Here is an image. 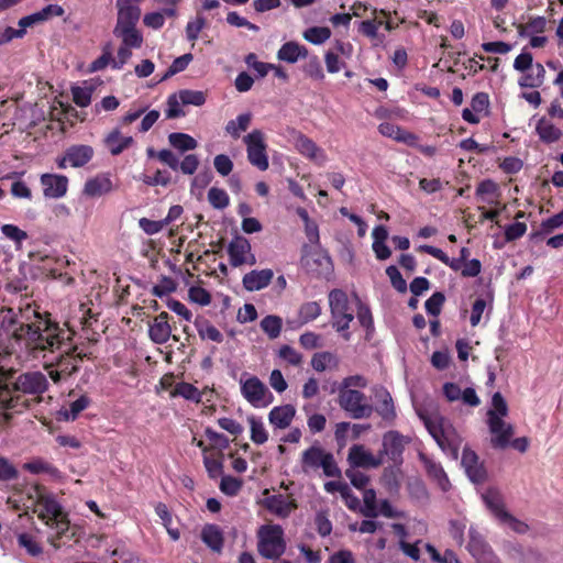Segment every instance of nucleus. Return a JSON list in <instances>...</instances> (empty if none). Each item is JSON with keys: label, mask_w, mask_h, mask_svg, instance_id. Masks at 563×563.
Masks as SVG:
<instances>
[{"label": "nucleus", "mask_w": 563, "mask_h": 563, "mask_svg": "<svg viewBox=\"0 0 563 563\" xmlns=\"http://www.w3.org/2000/svg\"><path fill=\"white\" fill-rule=\"evenodd\" d=\"M444 301V294L441 291H435L429 299H427L424 308L430 316L437 317L440 314Z\"/></svg>", "instance_id": "59"}, {"label": "nucleus", "mask_w": 563, "mask_h": 563, "mask_svg": "<svg viewBox=\"0 0 563 563\" xmlns=\"http://www.w3.org/2000/svg\"><path fill=\"white\" fill-rule=\"evenodd\" d=\"M34 512L46 526L56 530L58 538L69 529L68 514L53 494L38 493Z\"/></svg>", "instance_id": "4"}, {"label": "nucleus", "mask_w": 563, "mask_h": 563, "mask_svg": "<svg viewBox=\"0 0 563 563\" xmlns=\"http://www.w3.org/2000/svg\"><path fill=\"white\" fill-rule=\"evenodd\" d=\"M89 397L86 395H81L79 398L69 404V409L60 411L59 415L63 416L64 419L67 421H74L76 420L78 415L89 406Z\"/></svg>", "instance_id": "45"}, {"label": "nucleus", "mask_w": 563, "mask_h": 563, "mask_svg": "<svg viewBox=\"0 0 563 563\" xmlns=\"http://www.w3.org/2000/svg\"><path fill=\"white\" fill-rule=\"evenodd\" d=\"M241 393L243 397L255 408L267 407L274 400L273 394L256 376H251L245 380H241Z\"/></svg>", "instance_id": "10"}, {"label": "nucleus", "mask_w": 563, "mask_h": 563, "mask_svg": "<svg viewBox=\"0 0 563 563\" xmlns=\"http://www.w3.org/2000/svg\"><path fill=\"white\" fill-rule=\"evenodd\" d=\"M228 255L230 265L240 267L242 265H255L256 257L252 253L250 241L242 236L235 235L228 245Z\"/></svg>", "instance_id": "12"}, {"label": "nucleus", "mask_w": 563, "mask_h": 563, "mask_svg": "<svg viewBox=\"0 0 563 563\" xmlns=\"http://www.w3.org/2000/svg\"><path fill=\"white\" fill-rule=\"evenodd\" d=\"M202 542L213 552L221 553L224 544V536L221 528L213 523H207L201 530Z\"/></svg>", "instance_id": "26"}, {"label": "nucleus", "mask_w": 563, "mask_h": 563, "mask_svg": "<svg viewBox=\"0 0 563 563\" xmlns=\"http://www.w3.org/2000/svg\"><path fill=\"white\" fill-rule=\"evenodd\" d=\"M487 424L492 438V445L496 449H506L514 435V427L504 421V418L497 417L495 412L487 411Z\"/></svg>", "instance_id": "13"}, {"label": "nucleus", "mask_w": 563, "mask_h": 563, "mask_svg": "<svg viewBox=\"0 0 563 563\" xmlns=\"http://www.w3.org/2000/svg\"><path fill=\"white\" fill-rule=\"evenodd\" d=\"M172 397H183L197 404L202 401L201 391L190 383H177L170 393Z\"/></svg>", "instance_id": "38"}, {"label": "nucleus", "mask_w": 563, "mask_h": 563, "mask_svg": "<svg viewBox=\"0 0 563 563\" xmlns=\"http://www.w3.org/2000/svg\"><path fill=\"white\" fill-rule=\"evenodd\" d=\"M322 308L318 301L303 302L298 310L301 324L316 320L321 314Z\"/></svg>", "instance_id": "42"}, {"label": "nucleus", "mask_w": 563, "mask_h": 563, "mask_svg": "<svg viewBox=\"0 0 563 563\" xmlns=\"http://www.w3.org/2000/svg\"><path fill=\"white\" fill-rule=\"evenodd\" d=\"M411 442V438L408 435L401 434L397 430L387 431L383 435V449L379 451V456L383 459L384 455H387L388 459L395 465H401L404 462V451L406 445Z\"/></svg>", "instance_id": "11"}, {"label": "nucleus", "mask_w": 563, "mask_h": 563, "mask_svg": "<svg viewBox=\"0 0 563 563\" xmlns=\"http://www.w3.org/2000/svg\"><path fill=\"white\" fill-rule=\"evenodd\" d=\"M327 454L328 452L318 445H312L305 450L301 455V466L303 472L319 468Z\"/></svg>", "instance_id": "30"}, {"label": "nucleus", "mask_w": 563, "mask_h": 563, "mask_svg": "<svg viewBox=\"0 0 563 563\" xmlns=\"http://www.w3.org/2000/svg\"><path fill=\"white\" fill-rule=\"evenodd\" d=\"M192 58H194V56L190 53L184 54V55L175 58L173 60L172 65L168 67L167 71L164 76V79L168 78L170 76H174L180 71H184L188 67V65L190 64Z\"/></svg>", "instance_id": "57"}, {"label": "nucleus", "mask_w": 563, "mask_h": 563, "mask_svg": "<svg viewBox=\"0 0 563 563\" xmlns=\"http://www.w3.org/2000/svg\"><path fill=\"white\" fill-rule=\"evenodd\" d=\"M168 313L162 311L148 325V336L156 344H165L172 336V325Z\"/></svg>", "instance_id": "19"}, {"label": "nucleus", "mask_w": 563, "mask_h": 563, "mask_svg": "<svg viewBox=\"0 0 563 563\" xmlns=\"http://www.w3.org/2000/svg\"><path fill=\"white\" fill-rule=\"evenodd\" d=\"M375 397L378 399L375 411L382 417L383 420L393 422L396 419L397 413L389 391L386 388L380 387L375 391Z\"/></svg>", "instance_id": "24"}, {"label": "nucleus", "mask_w": 563, "mask_h": 563, "mask_svg": "<svg viewBox=\"0 0 563 563\" xmlns=\"http://www.w3.org/2000/svg\"><path fill=\"white\" fill-rule=\"evenodd\" d=\"M71 333L51 319L48 312L41 313L33 302L9 309L0 324V346L7 354L25 351L34 357L41 352L60 349Z\"/></svg>", "instance_id": "1"}, {"label": "nucleus", "mask_w": 563, "mask_h": 563, "mask_svg": "<svg viewBox=\"0 0 563 563\" xmlns=\"http://www.w3.org/2000/svg\"><path fill=\"white\" fill-rule=\"evenodd\" d=\"M136 34L139 35V38L133 42L134 40L130 38L129 35H121V33L117 31V25L114 26L113 35L121 38L122 45L118 49L117 58H113L112 60V68L121 69L132 56L131 48H140L142 46L143 35L137 29Z\"/></svg>", "instance_id": "15"}, {"label": "nucleus", "mask_w": 563, "mask_h": 563, "mask_svg": "<svg viewBox=\"0 0 563 563\" xmlns=\"http://www.w3.org/2000/svg\"><path fill=\"white\" fill-rule=\"evenodd\" d=\"M347 460L353 467H378L383 463L379 455L375 457L360 444H354L350 449Z\"/></svg>", "instance_id": "20"}, {"label": "nucleus", "mask_w": 563, "mask_h": 563, "mask_svg": "<svg viewBox=\"0 0 563 563\" xmlns=\"http://www.w3.org/2000/svg\"><path fill=\"white\" fill-rule=\"evenodd\" d=\"M144 0H117V31L121 35H129L135 42L139 38L136 25L141 18L140 4Z\"/></svg>", "instance_id": "6"}, {"label": "nucleus", "mask_w": 563, "mask_h": 563, "mask_svg": "<svg viewBox=\"0 0 563 563\" xmlns=\"http://www.w3.org/2000/svg\"><path fill=\"white\" fill-rule=\"evenodd\" d=\"M265 507L277 517L287 518L295 509H297L298 505L290 496L277 494L265 499Z\"/></svg>", "instance_id": "18"}, {"label": "nucleus", "mask_w": 563, "mask_h": 563, "mask_svg": "<svg viewBox=\"0 0 563 563\" xmlns=\"http://www.w3.org/2000/svg\"><path fill=\"white\" fill-rule=\"evenodd\" d=\"M77 347H73L70 352L62 354L55 363L46 366L49 378L54 383L66 380L73 374L79 371V363L87 356L86 353H76Z\"/></svg>", "instance_id": "9"}, {"label": "nucleus", "mask_w": 563, "mask_h": 563, "mask_svg": "<svg viewBox=\"0 0 563 563\" xmlns=\"http://www.w3.org/2000/svg\"><path fill=\"white\" fill-rule=\"evenodd\" d=\"M547 29V20L544 16H537L530 19L526 24L517 26L518 33L526 36L529 33H543Z\"/></svg>", "instance_id": "48"}, {"label": "nucleus", "mask_w": 563, "mask_h": 563, "mask_svg": "<svg viewBox=\"0 0 563 563\" xmlns=\"http://www.w3.org/2000/svg\"><path fill=\"white\" fill-rule=\"evenodd\" d=\"M112 60H113V57H112V53H111V44L108 43L107 45L103 46L102 54L91 63L90 69H91V71L102 70L108 65L112 66Z\"/></svg>", "instance_id": "60"}, {"label": "nucleus", "mask_w": 563, "mask_h": 563, "mask_svg": "<svg viewBox=\"0 0 563 563\" xmlns=\"http://www.w3.org/2000/svg\"><path fill=\"white\" fill-rule=\"evenodd\" d=\"M283 320L278 316L269 314L262 319L261 329L267 334V336L272 340L279 336L282 332Z\"/></svg>", "instance_id": "43"}, {"label": "nucleus", "mask_w": 563, "mask_h": 563, "mask_svg": "<svg viewBox=\"0 0 563 563\" xmlns=\"http://www.w3.org/2000/svg\"><path fill=\"white\" fill-rule=\"evenodd\" d=\"M183 104L200 107L206 102V95L199 90L184 89L178 92Z\"/></svg>", "instance_id": "51"}, {"label": "nucleus", "mask_w": 563, "mask_h": 563, "mask_svg": "<svg viewBox=\"0 0 563 563\" xmlns=\"http://www.w3.org/2000/svg\"><path fill=\"white\" fill-rule=\"evenodd\" d=\"M355 298H356V300L358 302V305H357V313H356L357 320H358L360 324L363 328L368 330V329L373 328V324H374L372 311H371L368 306L364 305L358 299L357 295H355Z\"/></svg>", "instance_id": "61"}, {"label": "nucleus", "mask_w": 563, "mask_h": 563, "mask_svg": "<svg viewBox=\"0 0 563 563\" xmlns=\"http://www.w3.org/2000/svg\"><path fill=\"white\" fill-rule=\"evenodd\" d=\"M66 151L68 164L74 168L85 166L95 155L92 146L86 144L71 145Z\"/></svg>", "instance_id": "25"}, {"label": "nucleus", "mask_w": 563, "mask_h": 563, "mask_svg": "<svg viewBox=\"0 0 563 563\" xmlns=\"http://www.w3.org/2000/svg\"><path fill=\"white\" fill-rule=\"evenodd\" d=\"M252 118L251 112L239 114L236 119L227 122L224 130L233 140H238L250 128Z\"/></svg>", "instance_id": "35"}, {"label": "nucleus", "mask_w": 563, "mask_h": 563, "mask_svg": "<svg viewBox=\"0 0 563 563\" xmlns=\"http://www.w3.org/2000/svg\"><path fill=\"white\" fill-rule=\"evenodd\" d=\"M296 148L301 155L316 162L319 165H322L327 159L324 151L319 147L311 139L303 134H300L296 139Z\"/></svg>", "instance_id": "23"}, {"label": "nucleus", "mask_w": 563, "mask_h": 563, "mask_svg": "<svg viewBox=\"0 0 563 563\" xmlns=\"http://www.w3.org/2000/svg\"><path fill=\"white\" fill-rule=\"evenodd\" d=\"M176 290V283L172 277L162 276L158 285L152 289V294L156 297L163 298L164 296Z\"/></svg>", "instance_id": "63"}, {"label": "nucleus", "mask_w": 563, "mask_h": 563, "mask_svg": "<svg viewBox=\"0 0 563 563\" xmlns=\"http://www.w3.org/2000/svg\"><path fill=\"white\" fill-rule=\"evenodd\" d=\"M562 225H563V210L560 211L559 213L548 218L547 220H543L541 223L540 232H537L534 235L549 234Z\"/></svg>", "instance_id": "62"}, {"label": "nucleus", "mask_w": 563, "mask_h": 563, "mask_svg": "<svg viewBox=\"0 0 563 563\" xmlns=\"http://www.w3.org/2000/svg\"><path fill=\"white\" fill-rule=\"evenodd\" d=\"M13 375L14 371L0 367V427L41 402L48 388L46 376L40 372L21 374L15 380Z\"/></svg>", "instance_id": "2"}, {"label": "nucleus", "mask_w": 563, "mask_h": 563, "mask_svg": "<svg viewBox=\"0 0 563 563\" xmlns=\"http://www.w3.org/2000/svg\"><path fill=\"white\" fill-rule=\"evenodd\" d=\"M483 500L487 508L499 521L504 518V514H508V511L505 509L501 495L497 489H487V492L483 495Z\"/></svg>", "instance_id": "36"}, {"label": "nucleus", "mask_w": 563, "mask_h": 563, "mask_svg": "<svg viewBox=\"0 0 563 563\" xmlns=\"http://www.w3.org/2000/svg\"><path fill=\"white\" fill-rule=\"evenodd\" d=\"M418 416L439 448L453 457H457L461 441L449 419L441 415L430 417L421 411L418 412Z\"/></svg>", "instance_id": "3"}, {"label": "nucleus", "mask_w": 563, "mask_h": 563, "mask_svg": "<svg viewBox=\"0 0 563 563\" xmlns=\"http://www.w3.org/2000/svg\"><path fill=\"white\" fill-rule=\"evenodd\" d=\"M329 307L331 312V323L342 319L351 310L347 294L339 288L329 292Z\"/></svg>", "instance_id": "21"}, {"label": "nucleus", "mask_w": 563, "mask_h": 563, "mask_svg": "<svg viewBox=\"0 0 563 563\" xmlns=\"http://www.w3.org/2000/svg\"><path fill=\"white\" fill-rule=\"evenodd\" d=\"M331 37V30L327 26H312L303 32V38L314 45H320Z\"/></svg>", "instance_id": "46"}, {"label": "nucleus", "mask_w": 563, "mask_h": 563, "mask_svg": "<svg viewBox=\"0 0 563 563\" xmlns=\"http://www.w3.org/2000/svg\"><path fill=\"white\" fill-rule=\"evenodd\" d=\"M338 364V357L331 352H318L311 358V366L317 372H324L329 366L336 367Z\"/></svg>", "instance_id": "41"}, {"label": "nucleus", "mask_w": 563, "mask_h": 563, "mask_svg": "<svg viewBox=\"0 0 563 563\" xmlns=\"http://www.w3.org/2000/svg\"><path fill=\"white\" fill-rule=\"evenodd\" d=\"M418 457L423 464L428 476L434 481L443 492H448L451 487V483L442 465L423 452H419Z\"/></svg>", "instance_id": "17"}, {"label": "nucleus", "mask_w": 563, "mask_h": 563, "mask_svg": "<svg viewBox=\"0 0 563 563\" xmlns=\"http://www.w3.org/2000/svg\"><path fill=\"white\" fill-rule=\"evenodd\" d=\"M258 553L265 559H278L286 550L284 530L279 525H265L258 530Z\"/></svg>", "instance_id": "5"}, {"label": "nucleus", "mask_w": 563, "mask_h": 563, "mask_svg": "<svg viewBox=\"0 0 563 563\" xmlns=\"http://www.w3.org/2000/svg\"><path fill=\"white\" fill-rule=\"evenodd\" d=\"M307 55L308 49L297 42H287L283 44L277 53L279 60H284L290 64L296 63L300 58H306Z\"/></svg>", "instance_id": "31"}, {"label": "nucleus", "mask_w": 563, "mask_h": 563, "mask_svg": "<svg viewBox=\"0 0 563 563\" xmlns=\"http://www.w3.org/2000/svg\"><path fill=\"white\" fill-rule=\"evenodd\" d=\"M208 201L214 209H225L230 205V197L222 188L211 187L208 191Z\"/></svg>", "instance_id": "47"}, {"label": "nucleus", "mask_w": 563, "mask_h": 563, "mask_svg": "<svg viewBox=\"0 0 563 563\" xmlns=\"http://www.w3.org/2000/svg\"><path fill=\"white\" fill-rule=\"evenodd\" d=\"M92 92H93L92 87H79V86L73 87L71 88L73 101L78 107L86 108L91 102Z\"/></svg>", "instance_id": "50"}, {"label": "nucleus", "mask_w": 563, "mask_h": 563, "mask_svg": "<svg viewBox=\"0 0 563 563\" xmlns=\"http://www.w3.org/2000/svg\"><path fill=\"white\" fill-rule=\"evenodd\" d=\"M188 295L191 301L201 306H208L211 302V295L203 287L192 286L189 288Z\"/></svg>", "instance_id": "64"}, {"label": "nucleus", "mask_w": 563, "mask_h": 563, "mask_svg": "<svg viewBox=\"0 0 563 563\" xmlns=\"http://www.w3.org/2000/svg\"><path fill=\"white\" fill-rule=\"evenodd\" d=\"M166 104L167 109L165 110V114L167 119H176L185 115L178 93L168 96Z\"/></svg>", "instance_id": "52"}, {"label": "nucleus", "mask_w": 563, "mask_h": 563, "mask_svg": "<svg viewBox=\"0 0 563 563\" xmlns=\"http://www.w3.org/2000/svg\"><path fill=\"white\" fill-rule=\"evenodd\" d=\"M169 144L180 151L187 152L192 151L198 146V142L189 134L181 132H173L168 135Z\"/></svg>", "instance_id": "39"}, {"label": "nucleus", "mask_w": 563, "mask_h": 563, "mask_svg": "<svg viewBox=\"0 0 563 563\" xmlns=\"http://www.w3.org/2000/svg\"><path fill=\"white\" fill-rule=\"evenodd\" d=\"M243 143L246 146L249 163L261 172L267 170L269 159L264 132L260 129H254L243 137Z\"/></svg>", "instance_id": "7"}, {"label": "nucleus", "mask_w": 563, "mask_h": 563, "mask_svg": "<svg viewBox=\"0 0 563 563\" xmlns=\"http://www.w3.org/2000/svg\"><path fill=\"white\" fill-rule=\"evenodd\" d=\"M461 463L465 470L466 475L473 483L481 484L486 481L487 472L483 463H479L478 456L474 451L464 449Z\"/></svg>", "instance_id": "16"}, {"label": "nucleus", "mask_w": 563, "mask_h": 563, "mask_svg": "<svg viewBox=\"0 0 563 563\" xmlns=\"http://www.w3.org/2000/svg\"><path fill=\"white\" fill-rule=\"evenodd\" d=\"M18 544L19 547L26 550L27 554L31 556H38L43 553V548L35 540V538L29 533H20L18 534Z\"/></svg>", "instance_id": "49"}, {"label": "nucleus", "mask_w": 563, "mask_h": 563, "mask_svg": "<svg viewBox=\"0 0 563 563\" xmlns=\"http://www.w3.org/2000/svg\"><path fill=\"white\" fill-rule=\"evenodd\" d=\"M418 251L433 256L454 272L463 269L464 262L460 257L450 258L441 249L431 245H420Z\"/></svg>", "instance_id": "33"}, {"label": "nucleus", "mask_w": 563, "mask_h": 563, "mask_svg": "<svg viewBox=\"0 0 563 563\" xmlns=\"http://www.w3.org/2000/svg\"><path fill=\"white\" fill-rule=\"evenodd\" d=\"M43 195L46 198L58 199L67 194L68 178L59 174H43L40 178Z\"/></svg>", "instance_id": "14"}, {"label": "nucleus", "mask_w": 563, "mask_h": 563, "mask_svg": "<svg viewBox=\"0 0 563 563\" xmlns=\"http://www.w3.org/2000/svg\"><path fill=\"white\" fill-rule=\"evenodd\" d=\"M353 320L354 313L351 309L345 313V316L342 317V319L336 320V322H332V328L339 332L345 341H349L351 339V332L349 331L350 324Z\"/></svg>", "instance_id": "53"}, {"label": "nucleus", "mask_w": 563, "mask_h": 563, "mask_svg": "<svg viewBox=\"0 0 563 563\" xmlns=\"http://www.w3.org/2000/svg\"><path fill=\"white\" fill-rule=\"evenodd\" d=\"M242 484L241 479L227 475L221 478L220 489L228 496H235L241 490Z\"/></svg>", "instance_id": "54"}, {"label": "nucleus", "mask_w": 563, "mask_h": 563, "mask_svg": "<svg viewBox=\"0 0 563 563\" xmlns=\"http://www.w3.org/2000/svg\"><path fill=\"white\" fill-rule=\"evenodd\" d=\"M468 548L478 563H501L499 558L484 542L473 540L470 542Z\"/></svg>", "instance_id": "34"}, {"label": "nucleus", "mask_w": 563, "mask_h": 563, "mask_svg": "<svg viewBox=\"0 0 563 563\" xmlns=\"http://www.w3.org/2000/svg\"><path fill=\"white\" fill-rule=\"evenodd\" d=\"M274 277V273L269 268L254 269L245 274L242 279V284L247 291H257L267 287Z\"/></svg>", "instance_id": "22"}, {"label": "nucleus", "mask_w": 563, "mask_h": 563, "mask_svg": "<svg viewBox=\"0 0 563 563\" xmlns=\"http://www.w3.org/2000/svg\"><path fill=\"white\" fill-rule=\"evenodd\" d=\"M251 428V440L255 444H264L268 440V433L262 420L255 416L247 418Z\"/></svg>", "instance_id": "44"}, {"label": "nucleus", "mask_w": 563, "mask_h": 563, "mask_svg": "<svg viewBox=\"0 0 563 563\" xmlns=\"http://www.w3.org/2000/svg\"><path fill=\"white\" fill-rule=\"evenodd\" d=\"M113 189L112 180L108 175L101 174L85 183L84 194L88 197H100Z\"/></svg>", "instance_id": "29"}, {"label": "nucleus", "mask_w": 563, "mask_h": 563, "mask_svg": "<svg viewBox=\"0 0 563 563\" xmlns=\"http://www.w3.org/2000/svg\"><path fill=\"white\" fill-rule=\"evenodd\" d=\"M536 132L539 135V139L545 143L551 144L558 142L562 136V131L558 126H555L551 121L545 118H541L537 125Z\"/></svg>", "instance_id": "32"}, {"label": "nucleus", "mask_w": 563, "mask_h": 563, "mask_svg": "<svg viewBox=\"0 0 563 563\" xmlns=\"http://www.w3.org/2000/svg\"><path fill=\"white\" fill-rule=\"evenodd\" d=\"M499 187L492 179H485L481 181L476 188V196L479 197L484 202L489 205L498 203Z\"/></svg>", "instance_id": "37"}, {"label": "nucleus", "mask_w": 563, "mask_h": 563, "mask_svg": "<svg viewBox=\"0 0 563 563\" xmlns=\"http://www.w3.org/2000/svg\"><path fill=\"white\" fill-rule=\"evenodd\" d=\"M104 146L113 156L120 155L134 143L132 136H124L119 129L112 130L103 140Z\"/></svg>", "instance_id": "27"}, {"label": "nucleus", "mask_w": 563, "mask_h": 563, "mask_svg": "<svg viewBox=\"0 0 563 563\" xmlns=\"http://www.w3.org/2000/svg\"><path fill=\"white\" fill-rule=\"evenodd\" d=\"M296 415V408L292 405L274 407L268 413L269 423L278 429H286L290 426Z\"/></svg>", "instance_id": "28"}, {"label": "nucleus", "mask_w": 563, "mask_h": 563, "mask_svg": "<svg viewBox=\"0 0 563 563\" xmlns=\"http://www.w3.org/2000/svg\"><path fill=\"white\" fill-rule=\"evenodd\" d=\"M312 263L317 266L314 271L318 276H328L332 272L333 265L328 254H316Z\"/></svg>", "instance_id": "56"}, {"label": "nucleus", "mask_w": 563, "mask_h": 563, "mask_svg": "<svg viewBox=\"0 0 563 563\" xmlns=\"http://www.w3.org/2000/svg\"><path fill=\"white\" fill-rule=\"evenodd\" d=\"M213 166L220 176L227 177L232 173L234 165L228 155L218 154L213 158Z\"/></svg>", "instance_id": "58"}, {"label": "nucleus", "mask_w": 563, "mask_h": 563, "mask_svg": "<svg viewBox=\"0 0 563 563\" xmlns=\"http://www.w3.org/2000/svg\"><path fill=\"white\" fill-rule=\"evenodd\" d=\"M338 402L353 419L369 418L374 411L373 406L366 402L365 394L357 389H339Z\"/></svg>", "instance_id": "8"}, {"label": "nucleus", "mask_w": 563, "mask_h": 563, "mask_svg": "<svg viewBox=\"0 0 563 563\" xmlns=\"http://www.w3.org/2000/svg\"><path fill=\"white\" fill-rule=\"evenodd\" d=\"M199 336L202 340H210L216 343H221L224 340L223 334L208 320H203L199 322L198 320L195 322Z\"/></svg>", "instance_id": "40"}, {"label": "nucleus", "mask_w": 563, "mask_h": 563, "mask_svg": "<svg viewBox=\"0 0 563 563\" xmlns=\"http://www.w3.org/2000/svg\"><path fill=\"white\" fill-rule=\"evenodd\" d=\"M203 464L208 472L210 478L214 479L222 475L223 473V463H222V453H220V457L213 459L211 456H203Z\"/></svg>", "instance_id": "55"}]
</instances>
